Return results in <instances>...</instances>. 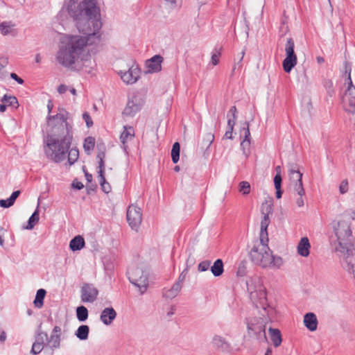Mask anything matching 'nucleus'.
I'll list each match as a JSON object with an SVG mask.
<instances>
[{
	"label": "nucleus",
	"instance_id": "nucleus-1",
	"mask_svg": "<svg viewBox=\"0 0 355 355\" xmlns=\"http://www.w3.org/2000/svg\"><path fill=\"white\" fill-rule=\"evenodd\" d=\"M79 0H70L68 12L76 21L77 28L85 36L66 35L61 37L55 58L62 67L71 68L81 62L83 67H90L91 55L85 53L86 45L99 41L102 23L98 19L100 10L96 0L76 3Z\"/></svg>",
	"mask_w": 355,
	"mask_h": 355
},
{
	"label": "nucleus",
	"instance_id": "nucleus-2",
	"mask_svg": "<svg viewBox=\"0 0 355 355\" xmlns=\"http://www.w3.org/2000/svg\"><path fill=\"white\" fill-rule=\"evenodd\" d=\"M355 211L345 212L332 222L331 243L334 249L343 250L353 244Z\"/></svg>",
	"mask_w": 355,
	"mask_h": 355
},
{
	"label": "nucleus",
	"instance_id": "nucleus-3",
	"mask_svg": "<svg viewBox=\"0 0 355 355\" xmlns=\"http://www.w3.org/2000/svg\"><path fill=\"white\" fill-rule=\"evenodd\" d=\"M68 133L58 138L55 135H48L46 139V145L44 146V153L46 157L55 163H60L64 161L67 157V154L70 148L73 132H70V127Z\"/></svg>",
	"mask_w": 355,
	"mask_h": 355
},
{
	"label": "nucleus",
	"instance_id": "nucleus-4",
	"mask_svg": "<svg viewBox=\"0 0 355 355\" xmlns=\"http://www.w3.org/2000/svg\"><path fill=\"white\" fill-rule=\"evenodd\" d=\"M266 240L254 243L250 252L251 261L263 268L279 269L283 265V259L279 256H275L268 247Z\"/></svg>",
	"mask_w": 355,
	"mask_h": 355
},
{
	"label": "nucleus",
	"instance_id": "nucleus-5",
	"mask_svg": "<svg viewBox=\"0 0 355 355\" xmlns=\"http://www.w3.org/2000/svg\"><path fill=\"white\" fill-rule=\"evenodd\" d=\"M247 289L250 295V298L259 308V304L266 311L265 305L266 304V292L260 277H254L247 280Z\"/></svg>",
	"mask_w": 355,
	"mask_h": 355
},
{
	"label": "nucleus",
	"instance_id": "nucleus-6",
	"mask_svg": "<svg viewBox=\"0 0 355 355\" xmlns=\"http://www.w3.org/2000/svg\"><path fill=\"white\" fill-rule=\"evenodd\" d=\"M351 66L345 64V73L347 75V89L343 96L342 102L345 110L351 113H355V86L351 78Z\"/></svg>",
	"mask_w": 355,
	"mask_h": 355
},
{
	"label": "nucleus",
	"instance_id": "nucleus-7",
	"mask_svg": "<svg viewBox=\"0 0 355 355\" xmlns=\"http://www.w3.org/2000/svg\"><path fill=\"white\" fill-rule=\"evenodd\" d=\"M128 274L130 282L139 288L141 294L144 293L148 285V275L141 268L135 266L129 268Z\"/></svg>",
	"mask_w": 355,
	"mask_h": 355
},
{
	"label": "nucleus",
	"instance_id": "nucleus-8",
	"mask_svg": "<svg viewBox=\"0 0 355 355\" xmlns=\"http://www.w3.org/2000/svg\"><path fill=\"white\" fill-rule=\"evenodd\" d=\"M336 252L339 253L343 259L342 264L343 268L349 272L353 275L355 279V248L354 245L347 246L343 250L338 248L335 249Z\"/></svg>",
	"mask_w": 355,
	"mask_h": 355
},
{
	"label": "nucleus",
	"instance_id": "nucleus-9",
	"mask_svg": "<svg viewBox=\"0 0 355 355\" xmlns=\"http://www.w3.org/2000/svg\"><path fill=\"white\" fill-rule=\"evenodd\" d=\"M248 333L254 336L257 339L266 341V321L263 318H251L247 322Z\"/></svg>",
	"mask_w": 355,
	"mask_h": 355
},
{
	"label": "nucleus",
	"instance_id": "nucleus-10",
	"mask_svg": "<svg viewBox=\"0 0 355 355\" xmlns=\"http://www.w3.org/2000/svg\"><path fill=\"white\" fill-rule=\"evenodd\" d=\"M273 203L272 200H266L261 205V211L263 215V218L261 221V230H260V240L263 241L266 240L268 241V232L267 228L270 224V216L272 214L273 209H272Z\"/></svg>",
	"mask_w": 355,
	"mask_h": 355
},
{
	"label": "nucleus",
	"instance_id": "nucleus-11",
	"mask_svg": "<svg viewBox=\"0 0 355 355\" xmlns=\"http://www.w3.org/2000/svg\"><path fill=\"white\" fill-rule=\"evenodd\" d=\"M295 42L293 38L288 37L285 44L286 58L283 60V69L286 73H290L293 68L297 64V55L294 51Z\"/></svg>",
	"mask_w": 355,
	"mask_h": 355
},
{
	"label": "nucleus",
	"instance_id": "nucleus-12",
	"mask_svg": "<svg viewBox=\"0 0 355 355\" xmlns=\"http://www.w3.org/2000/svg\"><path fill=\"white\" fill-rule=\"evenodd\" d=\"M145 103L142 96L139 93L134 94L127 103L123 111V115L128 117H133L140 111Z\"/></svg>",
	"mask_w": 355,
	"mask_h": 355
},
{
	"label": "nucleus",
	"instance_id": "nucleus-13",
	"mask_svg": "<svg viewBox=\"0 0 355 355\" xmlns=\"http://www.w3.org/2000/svg\"><path fill=\"white\" fill-rule=\"evenodd\" d=\"M127 220L132 229L137 230L142 221L141 209L135 205H130L127 211Z\"/></svg>",
	"mask_w": 355,
	"mask_h": 355
},
{
	"label": "nucleus",
	"instance_id": "nucleus-14",
	"mask_svg": "<svg viewBox=\"0 0 355 355\" xmlns=\"http://www.w3.org/2000/svg\"><path fill=\"white\" fill-rule=\"evenodd\" d=\"M289 176L291 183L293 185L294 191L298 194H305L302 184V173H301L296 166L291 165L289 168Z\"/></svg>",
	"mask_w": 355,
	"mask_h": 355
},
{
	"label": "nucleus",
	"instance_id": "nucleus-15",
	"mask_svg": "<svg viewBox=\"0 0 355 355\" xmlns=\"http://www.w3.org/2000/svg\"><path fill=\"white\" fill-rule=\"evenodd\" d=\"M81 301L84 303H93L98 295V289L92 284H85L80 288Z\"/></svg>",
	"mask_w": 355,
	"mask_h": 355
},
{
	"label": "nucleus",
	"instance_id": "nucleus-16",
	"mask_svg": "<svg viewBox=\"0 0 355 355\" xmlns=\"http://www.w3.org/2000/svg\"><path fill=\"white\" fill-rule=\"evenodd\" d=\"M69 113L64 110L58 113L54 116L48 115L47 121L49 125H53L51 123L52 121H57L58 123H60V127L62 130V134L68 133L69 129L67 128L70 127V132H72V126L67 122Z\"/></svg>",
	"mask_w": 355,
	"mask_h": 355
},
{
	"label": "nucleus",
	"instance_id": "nucleus-17",
	"mask_svg": "<svg viewBox=\"0 0 355 355\" xmlns=\"http://www.w3.org/2000/svg\"><path fill=\"white\" fill-rule=\"evenodd\" d=\"M46 339H47V334L42 331L40 327L36 332L31 353L35 355L40 354L44 347Z\"/></svg>",
	"mask_w": 355,
	"mask_h": 355
},
{
	"label": "nucleus",
	"instance_id": "nucleus-18",
	"mask_svg": "<svg viewBox=\"0 0 355 355\" xmlns=\"http://www.w3.org/2000/svg\"><path fill=\"white\" fill-rule=\"evenodd\" d=\"M119 73L125 83L132 85L139 79L140 70L137 67H132L128 71H121Z\"/></svg>",
	"mask_w": 355,
	"mask_h": 355
},
{
	"label": "nucleus",
	"instance_id": "nucleus-19",
	"mask_svg": "<svg viewBox=\"0 0 355 355\" xmlns=\"http://www.w3.org/2000/svg\"><path fill=\"white\" fill-rule=\"evenodd\" d=\"M61 328L59 326H55L52 330L51 336H47L46 340V346L52 350L58 349L60 346Z\"/></svg>",
	"mask_w": 355,
	"mask_h": 355
},
{
	"label": "nucleus",
	"instance_id": "nucleus-20",
	"mask_svg": "<svg viewBox=\"0 0 355 355\" xmlns=\"http://www.w3.org/2000/svg\"><path fill=\"white\" fill-rule=\"evenodd\" d=\"M163 57L160 55H155L150 59L146 61V66L148 73H157L162 70Z\"/></svg>",
	"mask_w": 355,
	"mask_h": 355
},
{
	"label": "nucleus",
	"instance_id": "nucleus-21",
	"mask_svg": "<svg viewBox=\"0 0 355 355\" xmlns=\"http://www.w3.org/2000/svg\"><path fill=\"white\" fill-rule=\"evenodd\" d=\"M116 312L112 307L104 309L100 316L102 322L105 325H110L116 317Z\"/></svg>",
	"mask_w": 355,
	"mask_h": 355
},
{
	"label": "nucleus",
	"instance_id": "nucleus-22",
	"mask_svg": "<svg viewBox=\"0 0 355 355\" xmlns=\"http://www.w3.org/2000/svg\"><path fill=\"white\" fill-rule=\"evenodd\" d=\"M304 324L309 331H315L318 327L316 315L313 313H306L304 316Z\"/></svg>",
	"mask_w": 355,
	"mask_h": 355
},
{
	"label": "nucleus",
	"instance_id": "nucleus-23",
	"mask_svg": "<svg viewBox=\"0 0 355 355\" xmlns=\"http://www.w3.org/2000/svg\"><path fill=\"white\" fill-rule=\"evenodd\" d=\"M182 288L179 283H174L171 288L163 289L162 295L166 299L172 300L179 294Z\"/></svg>",
	"mask_w": 355,
	"mask_h": 355
},
{
	"label": "nucleus",
	"instance_id": "nucleus-24",
	"mask_svg": "<svg viewBox=\"0 0 355 355\" xmlns=\"http://www.w3.org/2000/svg\"><path fill=\"white\" fill-rule=\"evenodd\" d=\"M311 245L307 237H303L300 239L297 245V252L298 254L304 257H306L309 255V250Z\"/></svg>",
	"mask_w": 355,
	"mask_h": 355
},
{
	"label": "nucleus",
	"instance_id": "nucleus-25",
	"mask_svg": "<svg viewBox=\"0 0 355 355\" xmlns=\"http://www.w3.org/2000/svg\"><path fill=\"white\" fill-rule=\"evenodd\" d=\"M246 127L243 128V139L241 143V148H243V153L248 156L249 148L250 145V132L249 130V123H245Z\"/></svg>",
	"mask_w": 355,
	"mask_h": 355
},
{
	"label": "nucleus",
	"instance_id": "nucleus-26",
	"mask_svg": "<svg viewBox=\"0 0 355 355\" xmlns=\"http://www.w3.org/2000/svg\"><path fill=\"white\" fill-rule=\"evenodd\" d=\"M268 331L274 347H278L280 346L282 342L280 331L278 329L270 327Z\"/></svg>",
	"mask_w": 355,
	"mask_h": 355
},
{
	"label": "nucleus",
	"instance_id": "nucleus-27",
	"mask_svg": "<svg viewBox=\"0 0 355 355\" xmlns=\"http://www.w3.org/2000/svg\"><path fill=\"white\" fill-rule=\"evenodd\" d=\"M135 136V130L132 126H124V130L121 132L120 139L124 145L126 142L133 139Z\"/></svg>",
	"mask_w": 355,
	"mask_h": 355
},
{
	"label": "nucleus",
	"instance_id": "nucleus-28",
	"mask_svg": "<svg viewBox=\"0 0 355 355\" xmlns=\"http://www.w3.org/2000/svg\"><path fill=\"white\" fill-rule=\"evenodd\" d=\"M210 269L214 276H220L224 271L223 262L222 259H218L217 260H216L213 266H211Z\"/></svg>",
	"mask_w": 355,
	"mask_h": 355
},
{
	"label": "nucleus",
	"instance_id": "nucleus-29",
	"mask_svg": "<svg viewBox=\"0 0 355 355\" xmlns=\"http://www.w3.org/2000/svg\"><path fill=\"white\" fill-rule=\"evenodd\" d=\"M85 245V240L81 236H75L69 243V247L73 251L80 250Z\"/></svg>",
	"mask_w": 355,
	"mask_h": 355
},
{
	"label": "nucleus",
	"instance_id": "nucleus-30",
	"mask_svg": "<svg viewBox=\"0 0 355 355\" xmlns=\"http://www.w3.org/2000/svg\"><path fill=\"white\" fill-rule=\"evenodd\" d=\"M40 219V211L39 207H37L33 214L28 219V225L25 227L26 230H32L35 227V225L37 223Z\"/></svg>",
	"mask_w": 355,
	"mask_h": 355
},
{
	"label": "nucleus",
	"instance_id": "nucleus-31",
	"mask_svg": "<svg viewBox=\"0 0 355 355\" xmlns=\"http://www.w3.org/2000/svg\"><path fill=\"white\" fill-rule=\"evenodd\" d=\"M89 332V327L87 325L83 324L78 328V329L76 330V331L75 333V335L80 340H85L87 339Z\"/></svg>",
	"mask_w": 355,
	"mask_h": 355
},
{
	"label": "nucleus",
	"instance_id": "nucleus-32",
	"mask_svg": "<svg viewBox=\"0 0 355 355\" xmlns=\"http://www.w3.org/2000/svg\"><path fill=\"white\" fill-rule=\"evenodd\" d=\"M46 291L43 288H40L37 290L36 293V296L35 300L33 302L35 306L37 308H42L44 304V299L46 295Z\"/></svg>",
	"mask_w": 355,
	"mask_h": 355
},
{
	"label": "nucleus",
	"instance_id": "nucleus-33",
	"mask_svg": "<svg viewBox=\"0 0 355 355\" xmlns=\"http://www.w3.org/2000/svg\"><path fill=\"white\" fill-rule=\"evenodd\" d=\"M76 317L80 322H84L88 318V311L84 306H80L76 309Z\"/></svg>",
	"mask_w": 355,
	"mask_h": 355
},
{
	"label": "nucleus",
	"instance_id": "nucleus-34",
	"mask_svg": "<svg viewBox=\"0 0 355 355\" xmlns=\"http://www.w3.org/2000/svg\"><path fill=\"white\" fill-rule=\"evenodd\" d=\"M95 146V139L92 137H87L83 144V148L85 153L88 155L91 153V151L93 150Z\"/></svg>",
	"mask_w": 355,
	"mask_h": 355
},
{
	"label": "nucleus",
	"instance_id": "nucleus-35",
	"mask_svg": "<svg viewBox=\"0 0 355 355\" xmlns=\"http://www.w3.org/2000/svg\"><path fill=\"white\" fill-rule=\"evenodd\" d=\"M1 102L6 105L17 107L19 106L18 101L14 96H8L5 94L1 98Z\"/></svg>",
	"mask_w": 355,
	"mask_h": 355
},
{
	"label": "nucleus",
	"instance_id": "nucleus-36",
	"mask_svg": "<svg viewBox=\"0 0 355 355\" xmlns=\"http://www.w3.org/2000/svg\"><path fill=\"white\" fill-rule=\"evenodd\" d=\"M68 163L71 166L73 164L79 157V151L76 148H72L68 150Z\"/></svg>",
	"mask_w": 355,
	"mask_h": 355
},
{
	"label": "nucleus",
	"instance_id": "nucleus-37",
	"mask_svg": "<svg viewBox=\"0 0 355 355\" xmlns=\"http://www.w3.org/2000/svg\"><path fill=\"white\" fill-rule=\"evenodd\" d=\"M105 157V152H100L97 155V158L98 159V176H102L104 175L105 173V162H104V158Z\"/></svg>",
	"mask_w": 355,
	"mask_h": 355
},
{
	"label": "nucleus",
	"instance_id": "nucleus-38",
	"mask_svg": "<svg viewBox=\"0 0 355 355\" xmlns=\"http://www.w3.org/2000/svg\"><path fill=\"white\" fill-rule=\"evenodd\" d=\"M180 146L178 142L173 144L171 150V158L173 163L176 164L180 159Z\"/></svg>",
	"mask_w": 355,
	"mask_h": 355
},
{
	"label": "nucleus",
	"instance_id": "nucleus-39",
	"mask_svg": "<svg viewBox=\"0 0 355 355\" xmlns=\"http://www.w3.org/2000/svg\"><path fill=\"white\" fill-rule=\"evenodd\" d=\"M98 178L99 179V183L102 190L106 193H110L111 191V187L110 184L107 182H106L105 175L98 176Z\"/></svg>",
	"mask_w": 355,
	"mask_h": 355
},
{
	"label": "nucleus",
	"instance_id": "nucleus-40",
	"mask_svg": "<svg viewBox=\"0 0 355 355\" xmlns=\"http://www.w3.org/2000/svg\"><path fill=\"white\" fill-rule=\"evenodd\" d=\"M12 25L10 22L3 21L0 24V31L3 35L11 33Z\"/></svg>",
	"mask_w": 355,
	"mask_h": 355
},
{
	"label": "nucleus",
	"instance_id": "nucleus-41",
	"mask_svg": "<svg viewBox=\"0 0 355 355\" xmlns=\"http://www.w3.org/2000/svg\"><path fill=\"white\" fill-rule=\"evenodd\" d=\"M239 191L243 195H248L250 192V184L248 182L243 181L239 184Z\"/></svg>",
	"mask_w": 355,
	"mask_h": 355
},
{
	"label": "nucleus",
	"instance_id": "nucleus-42",
	"mask_svg": "<svg viewBox=\"0 0 355 355\" xmlns=\"http://www.w3.org/2000/svg\"><path fill=\"white\" fill-rule=\"evenodd\" d=\"M221 48L220 49H214V52L211 55V63L214 65H216L219 62V57L221 55Z\"/></svg>",
	"mask_w": 355,
	"mask_h": 355
},
{
	"label": "nucleus",
	"instance_id": "nucleus-43",
	"mask_svg": "<svg viewBox=\"0 0 355 355\" xmlns=\"http://www.w3.org/2000/svg\"><path fill=\"white\" fill-rule=\"evenodd\" d=\"M213 343L218 347H223L226 344V342L222 336L216 335L213 338Z\"/></svg>",
	"mask_w": 355,
	"mask_h": 355
},
{
	"label": "nucleus",
	"instance_id": "nucleus-44",
	"mask_svg": "<svg viewBox=\"0 0 355 355\" xmlns=\"http://www.w3.org/2000/svg\"><path fill=\"white\" fill-rule=\"evenodd\" d=\"M209 268H211V261L209 260L201 261L198 266V270L200 272L207 271Z\"/></svg>",
	"mask_w": 355,
	"mask_h": 355
},
{
	"label": "nucleus",
	"instance_id": "nucleus-45",
	"mask_svg": "<svg viewBox=\"0 0 355 355\" xmlns=\"http://www.w3.org/2000/svg\"><path fill=\"white\" fill-rule=\"evenodd\" d=\"M349 184L347 179L343 180L339 186V191L341 194H345L348 191Z\"/></svg>",
	"mask_w": 355,
	"mask_h": 355
},
{
	"label": "nucleus",
	"instance_id": "nucleus-46",
	"mask_svg": "<svg viewBox=\"0 0 355 355\" xmlns=\"http://www.w3.org/2000/svg\"><path fill=\"white\" fill-rule=\"evenodd\" d=\"M188 273V270L187 269H184L181 273L180 275H179L178 277V281L175 282V283H179L180 286H182V283L184 282V281L186 279V276Z\"/></svg>",
	"mask_w": 355,
	"mask_h": 355
},
{
	"label": "nucleus",
	"instance_id": "nucleus-47",
	"mask_svg": "<svg viewBox=\"0 0 355 355\" xmlns=\"http://www.w3.org/2000/svg\"><path fill=\"white\" fill-rule=\"evenodd\" d=\"M15 202L10 201V198L6 200H0V207L3 208H8L13 205Z\"/></svg>",
	"mask_w": 355,
	"mask_h": 355
},
{
	"label": "nucleus",
	"instance_id": "nucleus-48",
	"mask_svg": "<svg viewBox=\"0 0 355 355\" xmlns=\"http://www.w3.org/2000/svg\"><path fill=\"white\" fill-rule=\"evenodd\" d=\"M83 118L85 120L86 125L88 128L92 126L93 121L88 112H84L83 114Z\"/></svg>",
	"mask_w": 355,
	"mask_h": 355
},
{
	"label": "nucleus",
	"instance_id": "nucleus-49",
	"mask_svg": "<svg viewBox=\"0 0 355 355\" xmlns=\"http://www.w3.org/2000/svg\"><path fill=\"white\" fill-rule=\"evenodd\" d=\"M274 184L275 189H279L281 188L282 185V176L281 175H275L274 178Z\"/></svg>",
	"mask_w": 355,
	"mask_h": 355
},
{
	"label": "nucleus",
	"instance_id": "nucleus-50",
	"mask_svg": "<svg viewBox=\"0 0 355 355\" xmlns=\"http://www.w3.org/2000/svg\"><path fill=\"white\" fill-rule=\"evenodd\" d=\"M227 118H228V119H227V128L230 129V130H233L236 118H234V117L231 118V117H230L229 114H227Z\"/></svg>",
	"mask_w": 355,
	"mask_h": 355
},
{
	"label": "nucleus",
	"instance_id": "nucleus-51",
	"mask_svg": "<svg viewBox=\"0 0 355 355\" xmlns=\"http://www.w3.org/2000/svg\"><path fill=\"white\" fill-rule=\"evenodd\" d=\"M10 77H11L12 79L15 80V81H17L20 85L24 83L23 79L19 78L15 73H10Z\"/></svg>",
	"mask_w": 355,
	"mask_h": 355
},
{
	"label": "nucleus",
	"instance_id": "nucleus-52",
	"mask_svg": "<svg viewBox=\"0 0 355 355\" xmlns=\"http://www.w3.org/2000/svg\"><path fill=\"white\" fill-rule=\"evenodd\" d=\"M303 196H304V194L299 195V197L296 200V204L299 207H302L304 205V202L302 198Z\"/></svg>",
	"mask_w": 355,
	"mask_h": 355
},
{
	"label": "nucleus",
	"instance_id": "nucleus-53",
	"mask_svg": "<svg viewBox=\"0 0 355 355\" xmlns=\"http://www.w3.org/2000/svg\"><path fill=\"white\" fill-rule=\"evenodd\" d=\"M68 90V87L65 85H60L58 88V92L59 94H64Z\"/></svg>",
	"mask_w": 355,
	"mask_h": 355
},
{
	"label": "nucleus",
	"instance_id": "nucleus-54",
	"mask_svg": "<svg viewBox=\"0 0 355 355\" xmlns=\"http://www.w3.org/2000/svg\"><path fill=\"white\" fill-rule=\"evenodd\" d=\"M19 194H20V191H14L10 196V201L15 202L16 199L18 198Z\"/></svg>",
	"mask_w": 355,
	"mask_h": 355
},
{
	"label": "nucleus",
	"instance_id": "nucleus-55",
	"mask_svg": "<svg viewBox=\"0 0 355 355\" xmlns=\"http://www.w3.org/2000/svg\"><path fill=\"white\" fill-rule=\"evenodd\" d=\"M206 139H207V141L208 142V146H209L211 145V144L213 142L214 139V136L213 134L211 133H208L206 135Z\"/></svg>",
	"mask_w": 355,
	"mask_h": 355
},
{
	"label": "nucleus",
	"instance_id": "nucleus-56",
	"mask_svg": "<svg viewBox=\"0 0 355 355\" xmlns=\"http://www.w3.org/2000/svg\"><path fill=\"white\" fill-rule=\"evenodd\" d=\"M245 273V267L244 266H240L238 268L237 275L239 276H243Z\"/></svg>",
	"mask_w": 355,
	"mask_h": 355
},
{
	"label": "nucleus",
	"instance_id": "nucleus-57",
	"mask_svg": "<svg viewBox=\"0 0 355 355\" xmlns=\"http://www.w3.org/2000/svg\"><path fill=\"white\" fill-rule=\"evenodd\" d=\"M236 112H237V110H236V106H232V107L230 109V111H229L228 114H232V117H234V118H236V117H237V116H236Z\"/></svg>",
	"mask_w": 355,
	"mask_h": 355
},
{
	"label": "nucleus",
	"instance_id": "nucleus-58",
	"mask_svg": "<svg viewBox=\"0 0 355 355\" xmlns=\"http://www.w3.org/2000/svg\"><path fill=\"white\" fill-rule=\"evenodd\" d=\"M232 131L233 130H230V129L227 128V130H226V132L225 133L224 137L225 139H232Z\"/></svg>",
	"mask_w": 355,
	"mask_h": 355
},
{
	"label": "nucleus",
	"instance_id": "nucleus-59",
	"mask_svg": "<svg viewBox=\"0 0 355 355\" xmlns=\"http://www.w3.org/2000/svg\"><path fill=\"white\" fill-rule=\"evenodd\" d=\"M72 186H73V188L77 189L78 190H80V189H83L84 187L83 183H81L80 182H78L76 183L73 182L72 184Z\"/></svg>",
	"mask_w": 355,
	"mask_h": 355
},
{
	"label": "nucleus",
	"instance_id": "nucleus-60",
	"mask_svg": "<svg viewBox=\"0 0 355 355\" xmlns=\"http://www.w3.org/2000/svg\"><path fill=\"white\" fill-rule=\"evenodd\" d=\"M175 307L174 306H171L170 309V311L167 313V316L171 317V315H173L175 313Z\"/></svg>",
	"mask_w": 355,
	"mask_h": 355
},
{
	"label": "nucleus",
	"instance_id": "nucleus-61",
	"mask_svg": "<svg viewBox=\"0 0 355 355\" xmlns=\"http://www.w3.org/2000/svg\"><path fill=\"white\" fill-rule=\"evenodd\" d=\"M35 61L36 63L40 64L42 61V57L40 53L35 55Z\"/></svg>",
	"mask_w": 355,
	"mask_h": 355
},
{
	"label": "nucleus",
	"instance_id": "nucleus-62",
	"mask_svg": "<svg viewBox=\"0 0 355 355\" xmlns=\"http://www.w3.org/2000/svg\"><path fill=\"white\" fill-rule=\"evenodd\" d=\"M6 339V334L4 331H2L0 334V341L4 342Z\"/></svg>",
	"mask_w": 355,
	"mask_h": 355
},
{
	"label": "nucleus",
	"instance_id": "nucleus-63",
	"mask_svg": "<svg viewBox=\"0 0 355 355\" xmlns=\"http://www.w3.org/2000/svg\"><path fill=\"white\" fill-rule=\"evenodd\" d=\"M53 103L51 101H49L48 102V105H47V108H48V111H49V113H50L53 109Z\"/></svg>",
	"mask_w": 355,
	"mask_h": 355
},
{
	"label": "nucleus",
	"instance_id": "nucleus-64",
	"mask_svg": "<svg viewBox=\"0 0 355 355\" xmlns=\"http://www.w3.org/2000/svg\"><path fill=\"white\" fill-rule=\"evenodd\" d=\"M282 191L281 188L279 189H276V197L277 198H280L282 197Z\"/></svg>",
	"mask_w": 355,
	"mask_h": 355
}]
</instances>
